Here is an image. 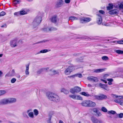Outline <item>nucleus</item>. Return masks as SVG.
Segmentation results:
<instances>
[{
    "label": "nucleus",
    "instance_id": "f257e3e1",
    "mask_svg": "<svg viewBox=\"0 0 123 123\" xmlns=\"http://www.w3.org/2000/svg\"><path fill=\"white\" fill-rule=\"evenodd\" d=\"M49 99L53 101L58 102L60 101V98L57 94L51 92H48L46 94Z\"/></svg>",
    "mask_w": 123,
    "mask_h": 123
},
{
    "label": "nucleus",
    "instance_id": "f03ea898",
    "mask_svg": "<svg viewBox=\"0 0 123 123\" xmlns=\"http://www.w3.org/2000/svg\"><path fill=\"white\" fill-rule=\"evenodd\" d=\"M42 21V18L40 16H37L34 19L32 25L34 28H36L40 23Z\"/></svg>",
    "mask_w": 123,
    "mask_h": 123
},
{
    "label": "nucleus",
    "instance_id": "7ed1b4c3",
    "mask_svg": "<svg viewBox=\"0 0 123 123\" xmlns=\"http://www.w3.org/2000/svg\"><path fill=\"white\" fill-rule=\"evenodd\" d=\"M75 69V68L74 66H69L65 70L64 73L67 75H69Z\"/></svg>",
    "mask_w": 123,
    "mask_h": 123
},
{
    "label": "nucleus",
    "instance_id": "20e7f679",
    "mask_svg": "<svg viewBox=\"0 0 123 123\" xmlns=\"http://www.w3.org/2000/svg\"><path fill=\"white\" fill-rule=\"evenodd\" d=\"M81 90L80 87L78 86H75L74 88H71L70 90V92L72 94L77 93L80 92Z\"/></svg>",
    "mask_w": 123,
    "mask_h": 123
},
{
    "label": "nucleus",
    "instance_id": "39448f33",
    "mask_svg": "<svg viewBox=\"0 0 123 123\" xmlns=\"http://www.w3.org/2000/svg\"><path fill=\"white\" fill-rule=\"evenodd\" d=\"M80 22L81 23H85L88 22L91 20V19L90 18H85L83 17L80 19Z\"/></svg>",
    "mask_w": 123,
    "mask_h": 123
},
{
    "label": "nucleus",
    "instance_id": "423d86ee",
    "mask_svg": "<svg viewBox=\"0 0 123 123\" xmlns=\"http://www.w3.org/2000/svg\"><path fill=\"white\" fill-rule=\"evenodd\" d=\"M17 41L16 39L11 40L10 42V45L12 48H14L17 46Z\"/></svg>",
    "mask_w": 123,
    "mask_h": 123
},
{
    "label": "nucleus",
    "instance_id": "0eeeda50",
    "mask_svg": "<svg viewBox=\"0 0 123 123\" xmlns=\"http://www.w3.org/2000/svg\"><path fill=\"white\" fill-rule=\"evenodd\" d=\"M95 97L98 100L106 99L107 98V96L104 94H101L100 95H96Z\"/></svg>",
    "mask_w": 123,
    "mask_h": 123
},
{
    "label": "nucleus",
    "instance_id": "6e6552de",
    "mask_svg": "<svg viewBox=\"0 0 123 123\" xmlns=\"http://www.w3.org/2000/svg\"><path fill=\"white\" fill-rule=\"evenodd\" d=\"M87 79L89 80L95 82H97L98 81V78L94 76H90L88 77L87 78Z\"/></svg>",
    "mask_w": 123,
    "mask_h": 123
},
{
    "label": "nucleus",
    "instance_id": "1a4fd4ad",
    "mask_svg": "<svg viewBox=\"0 0 123 123\" xmlns=\"http://www.w3.org/2000/svg\"><path fill=\"white\" fill-rule=\"evenodd\" d=\"M64 4V1L62 0H58L57 2L56 6L57 7L62 6Z\"/></svg>",
    "mask_w": 123,
    "mask_h": 123
},
{
    "label": "nucleus",
    "instance_id": "9d476101",
    "mask_svg": "<svg viewBox=\"0 0 123 123\" xmlns=\"http://www.w3.org/2000/svg\"><path fill=\"white\" fill-rule=\"evenodd\" d=\"M97 15L98 18L97 20V23L98 25H100L102 21V16L100 14H97Z\"/></svg>",
    "mask_w": 123,
    "mask_h": 123
},
{
    "label": "nucleus",
    "instance_id": "9b49d317",
    "mask_svg": "<svg viewBox=\"0 0 123 123\" xmlns=\"http://www.w3.org/2000/svg\"><path fill=\"white\" fill-rule=\"evenodd\" d=\"M109 14L112 15H117L118 13V10L117 9H114L110 10L109 12Z\"/></svg>",
    "mask_w": 123,
    "mask_h": 123
},
{
    "label": "nucleus",
    "instance_id": "f8f14e48",
    "mask_svg": "<svg viewBox=\"0 0 123 123\" xmlns=\"http://www.w3.org/2000/svg\"><path fill=\"white\" fill-rule=\"evenodd\" d=\"M8 99H3L0 100V105H4L8 103Z\"/></svg>",
    "mask_w": 123,
    "mask_h": 123
},
{
    "label": "nucleus",
    "instance_id": "ddd939ff",
    "mask_svg": "<svg viewBox=\"0 0 123 123\" xmlns=\"http://www.w3.org/2000/svg\"><path fill=\"white\" fill-rule=\"evenodd\" d=\"M50 21L54 23H56L57 20V17L56 16H54L52 17L50 19Z\"/></svg>",
    "mask_w": 123,
    "mask_h": 123
},
{
    "label": "nucleus",
    "instance_id": "4468645a",
    "mask_svg": "<svg viewBox=\"0 0 123 123\" xmlns=\"http://www.w3.org/2000/svg\"><path fill=\"white\" fill-rule=\"evenodd\" d=\"M32 110L31 109H30L24 112L23 113V116L25 117L28 118V116L27 114H28L29 112L30 111H31Z\"/></svg>",
    "mask_w": 123,
    "mask_h": 123
},
{
    "label": "nucleus",
    "instance_id": "2eb2a0df",
    "mask_svg": "<svg viewBox=\"0 0 123 123\" xmlns=\"http://www.w3.org/2000/svg\"><path fill=\"white\" fill-rule=\"evenodd\" d=\"M91 120L93 123H98L100 120H99L94 116H92L91 117Z\"/></svg>",
    "mask_w": 123,
    "mask_h": 123
},
{
    "label": "nucleus",
    "instance_id": "dca6fc26",
    "mask_svg": "<svg viewBox=\"0 0 123 123\" xmlns=\"http://www.w3.org/2000/svg\"><path fill=\"white\" fill-rule=\"evenodd\" d=\"M96 105L95 103L91 101L88 100V107H94Z\"/></svg>",
    "mask_w": 123,
    "mask_h": 123
},
{
    "label": "nucleus",
    "instance_id": "f3484780",
    "mask_svg": "<svg viewBox=\"0 0 123 123\" xmlns=\"http://www.w3.org/2000/svg\"><path fill=\"white\" fill-rule=\"evenodd\" d=\"M29 64L26 65V70H25V74L26 75H29Z\"/></svg>",
    "mask_w": 123,
    "mask_h": 123
},
{
    "label": "nucleus",
    "instance_id": "a211bd4d",
    "mask_svg": "<svg viewBox=\"0 0 123 123\" xmlns=\"http://www.w3.org/2000/svg\"><path fill=\"white\" fill-rule=\"evenodd\" d=\"M15 74V73L14 69H13L11 71V74H8L6 76H14Z\"/></svg>",
    "mask_w": 123,
    "mask_h": 123
},
{
    "label": "nucleus",
    "instance_id": "6ab92c4d",
    "mask_svg": "<svg viewBox=\"0 0 123 123\" xmlns=\"http://www.w3.org/2000/svg\"><path fill=\"white\" fill-rule=\"evenodd\" d=\"M81 104L83 106H88V100H86L83 101L82 102Z\"/></svg>",
    "mask_w": 123,
    "mask_h": 123
},
{
    "label": "nucleus",
    "instance_id": "aec40b11",
    "mask_svg": "<svg viewBox=\"0 0 123 123\" xmlns=\"http://www.w3.org/2000/svg\"><path fill=\"white\" fill-rule=\"evenodd\" d=\"M8 103H12L15 102L16 99L15 98H8Z\"/></svg>",
    "mask_w": 123,
    "mask_h": 123
},
{
    "label": "nucleus",
    "instance_id": "412c9836",
    "mask_svg": "<svg viewBox=\"0 0 123 123\" xmlns=\"http://www.w3.org/2000/svg\"><path fill=\"white\" fill-rule=\"evenodd\" d=\"M50 51V50H49V51H48V49H44L42 50H41L39 52H38L36 54H39L41 53H46L47 52H48L49 51Z\"/></svg>",
    "mask_w": 123,
    "mask_h": 123
},
{
    "label": "nucleus",
    "instance_id": "4be33fe9",
    "mask_svg": "<svg viewBox=\"0 0 123 123\" xmlns=\"http://www.w3.org/2000/svg\"><path fill=\"white\" fill-rule=\"evenodd\" d=\"M62 92H63L65 94H67L69 92V91L65 88H62L61 90Z\"/></svg>",
    "mask_w": 123,
    "mask_h": 123
},
{
    "label": "nucleus",
    "instance_id": "5701e85b",
    "mask_svg": "<svg viewBox=\"0 0 123 123\" xmlns=\"http://www.w3.org/2000/svg\"><path fill=\"white\" fill-rule=\"evenodd\" d=\"M99 85L101 88L105 90H107L106 88L107 87V85L102 84L101 83H100Z\"/></svg>",
    "mask_w": 123,
    "mask_h": 123
},
{
    "label": "nucleus",
    "instance_id": "b1692460",
    "mask_svg": "<svg viewBox=\"0 0 123 123\" xmlns=\"http://www.w3.org/2000/svg\"><path fill=\"white\" fill-rule=\"evenodd\" d=\"M105 70V69H97L94 70V72L96 73H98L102 72Z\"/></svg>",
    "mask_w": 123,
    "mask_h": 123
},
{
    "label": "nucleus",
    "instance_id": "393cba45",
    "mask_svg": "<svg viewBox=\"0 0 123 123\" xmlns=\"http://www.w3.org/2000/svg\"><path fill=\"white\" fill-rule=\"evenodd\" d=\"M28 115L31 118H34L33 113V112L30 111L29 112Z\"/></svg>",
    "mask_w": 123,
    "mask_h": 123
},
{
    "label": "nucleus",
    "instance_id": "a878e982",
    "mask_svg": "<svg viewBox=\"0 0 123 123\" xmlns=\"http://www.w3.org/2000/svg\"><path fill=\"white\" fill-rule=\"evenodd\" d=\"M108 113L109 114H111L113 115L116 114L117 117H118V114L116 113V112L115 111H109L108 112Z\"/></svg>",
    "mask_w": 123,
    "mask_h": 123
},
{
    "label": "nucleus",
    "instance_id": "bb28decb",
    "mask_svg": "<svg viewBox=\"0 0 123 123\" xmlns=\"http://www.w3.org/2000/svg\"><path fill=\"white\" fill-rule=\"evenodd\" d=\"M109 6L107 7V9L108 10H109L113 8V5L111 4H109Z\"/></svg>",
    "mask_w": 123,
    "mask_h": 123
},
{
    "label": "nucleus",
    "instance_id": "cd10ccee",
    "mask_svg": "<svg viewBox=\"0 0 123 123\" xmlns=\"http://www.w3.org/2000/svg\"><path fill=\"white\" fill-rule=\"evenodd\" d=\"M78 19V18L76 17H74L71 16L69 17V20H71L72 21L74 20H76Z\"/></svg>",
    "mask_w": 123,
    "mask_h": 123
},
{
    "label": "nucleus",
    "instance_id": "c85d7f7f",
    "mask_svg": "<svg viewBox=\"0 0 123 123\" xmlns=\"http://www.w3.org/2000/svg\"><path fill=\"white\" fill-rule=\"evenodd\" d=\"M51 72L53 74H59V72L58 71L54 70Z\"/></svg>",
    "mask_w": 123,
    "mask_h": 123
},
{
    "label": "nucleus",
    "instance_id": "c756f323",
    "mask_svg": "<svg viewBox=\"0 0 123 123\" xmlns=\"http://www.w3.org/2000/svg\"><path fill=\"white\" fill-rule=\"evenodd\" d=\"M6 93V91L4 90H0V96Z\"/></svg>",
    "mask_w": 123,
    "mask_h": 123
},
{
    "label": "nucleus",
    "instance_id": "7c9ffc66",
    "mask_svg": "<svg viewBox=\"0 0 123 123\" xmlns=\"http://www.w3.org/2000/svg\"><path fill=\"white\" fill-rule=\"evenodd\" d=\"M115 52L119 54H123V51L120 50H116Z\"/></svg>",
    "mask_w": 123,
    "mask_h": 123
},
{
    "label": "nucleus",
    "instance_id": "2f4dec72",
    "mask_svg": "<svg viewBox=\"0 0 123 123\" xmlns=\"http://www.w3.org/2000/svg\"><path fill=\"white\" fill-rule=\"evenodd\" d=\"M113 97L114 98H117L118 97V98L121 99H123V97L122 96H117L116 95H114Z\"/></svg>",
    "mask_w": 123,
    "mask_h": 123
},
{
    "label": "nucleus",
    "instance_id": "473e14b6",
    "mask_svg": "<svg viewBox=\"0 0 123 123\" xmlns=\"http://www.w3.org/2000/svg\"><path fill=\"white\" fill-rule=\"evenodd\" d=\"M75 99H79L82 100V98L79 95H76Z\"/></svg>",
    "mask_w": 123,
    "mask_h": 123
},
{
    "label": "nucleus",
    "instance_id": "72a5a7b5",
    "mask_svg": "<svg viewBox=\"0 0 123 123\" xmlns=\"http://www.w3.org/2000/svg\"><path fill=\"white\" fill-rule=\"evenodd\" d=\"M20 15H22L26 14L27 13L26 12L24 11H22L20 12Z\"/></svg>",
    "mask_w": 123,
    "mask_h": 123
},
{
    "label": "nucleus",
    "instance_id": "f704fd0d",
    "mask_svg": "<svg viewBox=\"0 0 123 123\" xmlns=\"http://www.w3.org/2000/svg\"><path fill=\"white\" fill-rule=\"evenodd\" d=\"M33 111L35 115L37 116L38 114V111L36 109H34V110Z\"/></svg>",
    "mask_w": 123,
    "mask_h": 123
},
{
    "label": "nucleus",
    "instance_id": "c9c22d12",
    "mask_svg": "<svg viewBox=\"0 0 123 123\" xmlns=\"http://www.w3.org/2000/svg\"><path fill=\"white\" fill-rule=\"evenodd\" d=\"M101 110L104 112H107V109L105 107H102L101 108Z\"/></svg>",
    "mask_w": 123,
    "mask_h": 123
},
{
    "label": "nucleus",
    "instance_id": "e433bc0d",
    "mask_svg": "<svg viewBox=\"0 0 123 123\" xmlns=\"http://www.w3.org/2000/svg\"><path fill=\"white\" fill-rule=\"evenodd\" d=\"M43 31L45 32H48L49 31V27H46L43 28L42 29Z\"/></svg>",
    "mask_w": 123,
    "mask_h": 123
},
{
    "label": "nucleus",
    "instance_id": "4c0bfd02",
    "mask_svg": "<svg viewBox=\"0 0 123 123\" xmlns=\"http://www.w3.org/2000/svg\"><path fill=\"white\" fill-rule=\"evenodd\" d=\"M121 100L117 99H115L114 100V101L115 102L119 104H120L121 102Z\"/></svg>",
    "mask_w": 123,
    "mask_h": 123
},
{
    "label": "nucleus",
    "instance_id": "58836bf2",
    "mask_svg": "<svg viewBox=\"0 0 123 123\" xmlns=\"http://www.w3.org/2000/svg\"><path fill=\"white\" fill-rule=\"evenodd\" d=\"M102 59L104 60H107L108 59V57L106 56H104L102 57Z\"/></svg>",
    "mask_w": 123,
    "mask_h": 123
},
{
    "label": "nucleus",
    "instance_id": "ea45409f",
    "mask_svg": "<svg viewBox=\"0 0 123 123\" xmlns=\"http://www.w3.org/2000/svg\"><path fill=\"white\" fill-rule=\"evenodd\" d=\"M16 79L14 78H12L11 80V83H14L16 81Z\"/></svg>",
    "mask_w": 123,
    "mask_h": 123
},
{
    "label": "nucleus",
    "instance_id": "a19ab883",
    "mask_svg": "<svg viewBox=\"0 0 123 123\" xmlns=\"http://www.w3.org/2000/svg\"><path fill=\"white\" fill-rule=\"evenodd\" d=\"M69 96L71 98L74 99H76V95H70Z\"/></svg>",
    "mask_w": 123,
    "mask_h": 123
},
{
    "label": "nucleus",
    "instance_id": "79ce46f5",
    "mask_svg": "<svg viewBox=\"0 0 123 123\" xmlns=\"http://www.w3.org/2000/svg\"><path fill=\"white\" fill-rule=\"evenodd\" d=\"M49 31H54L56 30L55 28L53 27H51L50 28L49 27Z\"/></svg>",
    "mask_w": 123,
    "mask_h": 123
},
{
    "label": "nucleus",
    "instance_id": "37998d69",
    "mask_svg": "<svg viewBox=\"0 0 123 123\" xmlns=\"http://www.w3.org/2000/svg\"><path fill=\"white\" fill-rule=\"evenodd\" d=\"M75 74L76 75V77H78L79 78H81L82 76V75L81 74Z\"/></svg>",
    "mask_w": 123,
    "mask_h": 123
},
{
    "label": "nucleus",
    "instance_id": "c03bdc74",
    "mask_svg": "<svg viewBox=\"0 0 123 123\" xmlns=\"http://www.w3.org/2000/svg\"><path fill=\"white\" fill-rule=\"evenodd\" d=\"M14 15L16 16H18L20 15V12H16L14 13Z\"/></svg>",
    "mask_w": 123,
    "mask_h": 123
},
{
    "label": "nucleus",
    "instance_id": "a18cd8bd",
    "mask_svg": "<svg viewBox=\"0 0 123 123\" xmlns=\"http://www.w3.org/2000/svg\"><path fill=\"white\" fill-rule=\"evenodd\" d=\"M119 118H122L123 117V113H120V114H118V117Z\"/></svg>",
    "mask_w": 123,
    "mask_h": 123
},
{
    "label": "nucleus",
    "instance_id": "49530a36",
    "mask_svg": "<svg viewBox=\"0 0 123 123\" xmlns=\"http://www.w3.org/2000/svg\"><path fill=\"white\" fill-rule=\"evenodd\" d=\"M43 71V69L42 68L41 69L39 70L37 72V73L38 74H40Z\"/></svg>",
    "mask_w": 123,
    "mask_h": 123
},
{
    "label": "nucleus",
    "instance_id": "de8ad7c7",
    "mask_svg": "<svg viewBox=\"0 0 123 123\" xmlns=\"http://www.w3.org/2000/svg\"><path fill=\"white\" fill-rule=\"evenodd\" d=\"M81 94L85 96H88V94H87L86 92H83L81 93Z\"/></svg>",
    "mask_w": 123,
    "mask_h": 123
},
{
    "label": "nucleus",
    "instance_id": "09e8293b",
    "mask_svg": "<svg viewBox=\"0 0 123 123\" xmlns=\"http://www.w3.org/2000/svg\"><path fill=\"white\" fill-rule=\"evenodd\" d=\"M99 12L102 14H104L105 12L104 11L102 10H100L99 11Z\"/></svg>",
    "mask_w": 123,
    "mask_h": 123
},
{
    "label": "nucleus",
    "instance_id": "8fccbe9b",
    "mask_svg": "<svg viewBox=\"0 0 123 123\" xmlns=\"http://www.w3.org/2000/svg\"><path fill=\"white\" fill-rule=\"evenodd\" d=\"M5 13L4 12H2L0 13V16H4L5 14Z\"/></svg>",
    "mask_w": 123,
    "mask_h": 123
},
{
    "label": "nucleus",
    "instance_id": "3c124183",
    "mask_svg": "<svg viewBox=\"0 0 123 123\" xmlns=\"http://www.w3.org/2000/svg\"><path fill=\"white\" fill-rule=\"evenodd\" d=\"M96 113L97 114L98 116L100 117L102 115V114L100 112L98 111Z\"/></svg>",
    "mask_w": 123,
    "mask_h": 123
},
{
    "label": "nucleus",
    "instance_id": "603ef678",
    "mask_svg": "<svg viewBox=\"0 0 123 123\" xmlns=\"http://www.w3.org/2000/svg\"><path fill=\"white\" fill-rule=\"evenodd\" d=\"M76 74H75L74 75H71V76H69L68 77L69 78H74L76 77Z\"/></svg>",
    "mask_w": 123,
    "mask_h": 123
},
{
    "label": "nucleus",
    "instance_id": "864d4df0",
    "mask_svg": "<svg viewBox=\"0 0 123 123\" xmlns=\"http://www.w3.org/2000/svg\"><path fill=\"white\" fill-rule=\"evenodd\" d=\"M92 110L94 112H95L96 113L98 111L97 108H94Z\"/></svg>",
    "mask_w": 123,
    "mask_h": 123
},
{
    "label": "nucleus",
    "instance_id": "5fc2aeb1",
    "mask_svg": "<svg viewBox=\"0 0 123 123\" xmlns=\"http://www.w3.org/2000/svg\"><path fill=\"white\" fill-rule=\"evenodd\" d=\"M120 8L123 9V4L121 3L119 6Z\"/></svg>",
    "mask_w": 123,
    "mask_h": 123
},
{
    "label": "nucleus",
    "instance_id": "6e6d98bb",
    "mask_svg": "<svg viewBox=\"0 0 123 123\" xmlns=\"http://www.w3.org/2000/svg\"><path fill=\"white\" fill-rule=\"evenodd\" d=\"M20 1V0H17L16 1H14V2H15V3L16 4H18L19 3Z\"/></svg>",
    "mask_w": 123,
    "mask_h": 123
},
{
    "label": "nucleus",
    "instance_id": "4d7b16f0",
    "mask_svg": "<svg viewBox=\"0 0 123 123\" xmlns=\"http://www.w3.org/2000/svg\"><path fill=\"white\" fill-rule=\"evenodd\" d=\"M107 80L109 82H112L113 81V80L112 79H107Z\"/></svg>",
    "mask_w": 123,
    "mask_h": 123
},
{
    "label": "nucleus",
    "instance_id": "13d9d810",
    "mask_svg": "<svg viewBox=\"0 0 123 123\" xmlns=\"http://www.w3.org/2000/svg\"><path fill=\"white\" fill-rule=\"evenodd\" d=\"M117 43L118 44H122V40L118 41H117Z\"/></svg>",
    "mask_w": 123,
    "mask_h": 123
},
{
    "label": "nucleus",
    "instance_id": "bf43d9fd",
    "mask_svg": "<svg viewBox=\"0 0 123 123\" xmlns=\"http://www.w3.org/2000/svg\"><path fill=\"white\" fill-rule=\"evenodd\" d=\"M70 1V0H65V2L66 3H69Z\"/></svg>",
    "mask_w": 123,
    "mask_h": 123
},
{
    "label": "nucleus",
    "instance_id": "052dcab7",
    "mask_svg": "<svg viewBox=\"0 0 123 123\" xmlns=\"http://www.w3.org/2000/svg\"><path fill=\"white\" fill-rule=\"evenodd\" d=\"M101 80L106 83H107L106 81L105 80L102 79H101Z\"/></svg>",
    "mask_w": 123,
    "mask_h": 123
},
{
    "label": "nucleus",
    "instance_id": "680f3d73",
    "mask_svg": "<svg viewBox=\"0 0 123 123\" xmlns=\"http://www.w3.org/2000/svg\"><path fill=\"white\" fill-rule=\"evenodd\" d=\"M51 118V117H50L49 118V120L47 121L48 123H51L50 122Z\"/></svg>",
    "mask_w": 123,
    "mask_h": 123
},
{
    "label": "nucleus",
    "instance_id": "e2e57ef3",
    "mask_svg": "<svg viewBox=\"0 0 123 123\" xmlns=\"http://www.w3.org/2000/svg\"><path fill=\"white\" fill-rule=\"evenodd\" d=\"M120 105L123 106V100H121Z\"/></svg>",
    "mask_w": 123,
    "mask_h": 123
},
{
    "label": "nucleus",
    "instance_id": "0e129e2a",
    "mask_svg": "<svg viewBox=\"0 0 123 123\" xmlns=\"http://www.w3.org/2000/svg\"><path fill=\"white\" fill-rule=\"evenodd\" d=\"M17 77L18 79L20 77V76L19 75H18L16 76Z\"/></svg>",
    "mask_w": 123,
    "mask_h": 123
},
{
    "label": "nucleus",
    "instance_id": "69168bd1",
    "mask_svg": "<svg viewBox=\"0 0 123 123\" xmlns=\"http://www.w3.org/2000/svg\"><path fill=\"white\" fill-rule=\"evenodd\" d=\"M108 84L109 85H111L112 84V83H111V82H109L108 83Z\"/></svg>",
    "mask_w": 123,
    "mask_h": 123
},
{
    "label": "nucleus",
    "instance_id": "338daca9",
    "mask_svg": "<svg viewBox=\"0 0 123 123\" xmlns=\"http://www.w3.org/2000/svg\"><path fill=\"white\" fill-rule=\"evenodd\" d=\"M79 54H74V55L75 56H77Z\"/></svg>",
    "mask_w": 123,
    "mask_h": 123
},
{
    "label": "nucleus",
    "instance_id": "774afa93",
    "mask_svg": "<svg viewBox=\"0 0 123 123\" xmlns=\"http://www.w3.org/2000/svg\"><path fill=\"white\" fill-rule=\"evenodd\" d=\"M59 123H63L62 121L61 120H60Z\"/></svg>",
    "mask_w": 123,
    "mask_h": 123
}]
</instances>
